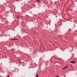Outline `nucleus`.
Returning a JSON list of instances; mask_svg holds the SVG:
<instances>
[{
  "label": "nucleus",
  "instance_id": "7",
  "mask_svg": "<svg viewBox=\"0 0 77 77\" xmlns=\"http://www.w3.org/2000/svg\"><path fill=\"white\" fill-rule=\"evenodd\" d=\"M37 0V1L38 2H40V1H39V0Z\"/></svg>",
  "mask_w": 77,
  "mask_h": 77
},
{
  "label": "nucleus",
  "instance_id": "3",
  "mask_svg": "<svg viewBox=\"0 0 77 77\" xmlns=\"http://www.w3.org/2000/svg\"><path fill=\"white\" fill-rule=\"evenodd\" d=\"M11 40H17V39H15V38H14V39H12Z\"/></svg>",
  "mask_w": 77,
  "mask_h": 77
},
{
  "label": "nucleus",
  "instance_id": "2",
  "mask_svg": "<svg viewBox=\"0 0 77 77\" xmlns=\"http://www.w3.org/2000/svg\"><path fill=\"white\" fill-rule=\"evenodd\" d=\"M68 66H65V67H64V68H63V69H66V68H68Z\"/></svg>",
  "mask_w": 77,
  "mask_h": 77
},
{
  "label": "nucleus",
  "instance_id": "8",
  "mask_svg": "<svg viewBox=\"0 0 77 77\" xmlns=\"http://www.w3.org/2000/svg\"><path fill=\"white\" fill-rule=\"evenodd\" d=\"M57 77H59V76H57Z\"/></svg>",
  "mask_w": 77,
  "mask_h": 77
},
{
  "label": "nucleus",
  "instance_id": "6",
  "mask_svg": "<svg viewBox=\"0 0 77 77\" xmlns=\"http://www.w3.org/2000/svg\"><path fill=\"white\" fill-rule=\"evenodd\" d=\"M7 77H10V76H9V75H8Z\"/></svg>",
  "mask_w": 77,
  "mask_h": 77
},
{
  "label": "nucleus",
  "instance_id": "4",
  "mask_svg": "<svg viewBox=\"0 0 77 77\" xmlns=\"http://www.w3.org/2000/svg\"><path fill=\"white\" fill-rule=\"evenodd\" d=\"M36 77H39V76H38V74H36Z\"/></svg>",
  "mask_w": 77,
  "mask_h": 77
},
{
  "label": "nucleus",
  "instance_id": "5",
  "mask_svg": "<svg viewBox=\"0 0 77 77\" xmlns=\"http://www.w3.org/2000/svg\"><path fill=\"white\" fill-rule=\"evenodd\" d=\"M17 19H18L19 18V16H17Z\"/></svg>",
  "mask_w": 77,
  "mask_h": 77
},
{
  "label": "nucleus",
  "instance_id": "1",
  "mask_svg": "<svg viewBox=\"0 0 77 77\" xmlns=\"http://www.w3.org/2000/svg\"><path fill=\"white\" fill-rule=\"evenodd\" d=\"M70 63H75V61H71L70 62Z\"/></svg>",
  "mask_w": 77,
  "mask_h": 77
}]
</instances>
